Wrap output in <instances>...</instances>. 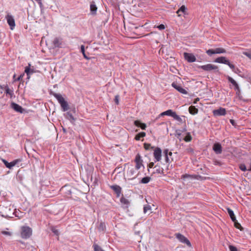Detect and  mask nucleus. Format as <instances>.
Listing matches in <instances>:
<instances>
[{"instance_id": "f257e3e1", "label": "nucleus", "mask_w": 251, "mask_h": 251, "mask_svg": "<svg viewBox=\"0 0 251 251\" xmlns=\"http://www.w3.org/2000/svg\"><path fill=\"white\" fill-rule=\"evenodd\" d=\"M64 112L67 111L66 114H64L65 118L69 120L72 124L75 121V115L76 110L74 105H69L68 102L64 100L63 102Z\"/></svg>"}, {"instance_id": "f03ea898", "label": "nucleus", "mask_w": 251, "mask_h": 251, "mask_svg": "<svg viewBox=\"0 0 251 251\" xmlns=\"http://www.w3.org/2000/svg\"><path fill=\"white\" fill-rule=\"evenodd\" d=\"M136 170H137L132 166L128 168L126 173V177L128 180H133L137 177L138 174L137 173Z\"/></svg>"}, {"instance_id": "7ed1b4c3", "label": "nucleus", "mask_w": 251, "mask_h": 251, "mask_svg": "<svg viewBox=\"0 0 251 251\" xmlns=\"http://www.w3.org/2000/svg\"><path fill=\"white\" fill-rule=\"evenodd\" d=\"M32 234V229L28 226H24L22 227L21 232V237L24 239H27L30 237Z\"/></svg>"}, {"instance_id": "20e7f679", "label": "nucleus", "mask_w": 251, "mask_h": 251, "mask_svg": "<svg viewBox=\"0 0 251 251\" xmlns=\"http://www.w3.org/2000/svg\"><path fill=\"white\" fill-rule=\"evenodd\" d=\"M0 213L1 216L4 218H11L12 217V215L14 214L11 208L8 207L2 208Z\"/></svg>"}, {"instance_id": "39448f33", "label": "nucleus", "mask_w": 251, "mask_h": 251, "mask_svg": "<svg viewBox=\"0 0 251 251\" xmlns=\"http://www.w3.org/2000/svg\"><path fill=\"white\" fill-rule=\"evenodd\" d=\"M198 68H201L205 71L208 72L212 70H214L216 72H218L219 71L218 66L212 64H207L204 65L199 66Z\"/></svg>"}, {"instance_id": "423d86ee", "label": "nucleus", "mask_w": 251, "mask_h": 251, "mask_svg": "<svg viewBox=\"0 0 251 251\" xmlns=\"http://www.w3.org/2000/svg\"><path fill=\"white\" fill-rule=\"evenodd\" d=\"M1 160L5 166L9 169H11L14 166L22 161V160L20 159H15L11 162H8L4 159H2Z\"/></svg>"}, {"instance_id": "0eeeda50", "label": "nucleus", "mask_w": 251, "mask_h": 251, "mask_svg": "<svg viewBox=\"0 0 251 251\" xmlns=\"http://www.w3.org/2000/svg\"><path fill=\"white\" fill-rule=\"evenodd\" d=\"M176 238L181 243L186 244L189 247H191V243L190 241L183 235L180 233H176Z\"/></svg>"}, {"instance_id": "6e6552de", "label": "nucleus", "mask_w": 251, "mask_h": 251, "mask_svg": "<svg viewBox=\"0 0 251 251\" xmlns=\"http://www.w3.org/2000/svg\"><path fill=\"white\" fill-rule=\"evenodd\" d=\"M172 86L181 94H187V91L185 89L183 88L180 84H178L176 82H173L172 83Z\"/></svg>"}, {"instance_id": "1a4fd4ad", "label": "nucleus", "mask_w": 251, "mask_h": 251, "mask_svg": "<svg viewBox=\"0 0 251 251\" xmlns=\"http://www.w3.org/2000/svg\"><path fill=\"white\" fill-rule=\"evenodd\" d=\"M11 107L15 111L20 113H23L25 111V109L23 108L21 105L14 102H12L11 103Z\"/></svg>"}, {"instance_id": "9d476101", "label": "nucleus", "mask_w": 251, "mask_h": 251, "mask_svg": "<svg viewBox=\"0 0 251 251\" xmlns=\"http://www.w3.org/2000/svg\"><path fill=\"white\" fill-rule=\"evenodd\" d=\"M183 56L185 59L187 60L188 62H194L196 60V57L192 53L184 52L183 53Z\"/></svg>"}, {"instance_id": "9b49d317", "label": "nucleus", "mask_w": 251, "mask_h": 251, "mask_svg": "<svg viewBox=\"0 0 251 251\" xmlns=\"http://www.w3.org/2000/svg\"><path fill=\"white\" fill-rule=\"evenodd\" d=\"M135 162L136 163L135 168L137 170L140 169L141 166H143V161L141 159V157L139 154H137L135 158Z\"/></svg>"}, {"instance_id": "f8f14e48", "label": "nucleus", "mask_w": 251, "mask_h": 251, "mask_svg": "<svg viewBox=\"0 0 251 251\" xmlns=\"http://www.w3.org/2000/svg\"><path fill=\"white\" fill-rule=\"evenodd\" d=\"M50 95H53L54 97L57 100L59 103L60 104V106L62 109H63V97L62 95L60 94H58L55 92H54L52 91L50 92Z\"/></svg>"}, {"instance_id": "ddd939ff", "label": "nucleus", "mask_w": 251, "mask_h": 251, "mask_svg": "<svg viewBox=\"0 0 251 251\" xmlns=\"http://www.w3.org/2000/svg\"><path fill=\"white\" fill-rule=\"evenodd\" d=\"M62 39L61 37H55L52 41L54 48H62Z\"/></svg>"}, {"instance_id": "4468645a", "label": "nucleus", "mask_w": 251, "mask_h": 251, "mask_svg": "<svg viewBox=\"0 0 251 251\" xmlns=\"http://www.w3.org/2000/svg\"><path fill=\"white\" fill-rule=\"evenodd\" d=\"M161 150L159 148H156L153 152V156L156 161H159L161 158Z\"/></svg>"}, {"instance_id": "2eb2a0df", "label": "nucleus", "mask_w": 251, "mask_h": 251, "mask_svg": "<svg viewBox=\"0 0 251 251\" xmlns=\"http://www.w3.org/2000/svg\"><path fill=\"white\" fill-rule=\"evenodd\" d=\"M6 18L7 19V23L10 27V29L12 30L15 26L14 19L12 16L9 15L6 17Z\"/></svg>"}, {"instance_id": "dca6fc26", "label": "nucleus", "mask_w": 251, "mask_h": 251, "mask_svg": "<svg viewBox=\"0 0 251 251\" xmlns=\"http://www.w3.org/2000/svg\"><path fill=\"white\" fill-rule=\"evenodd\" d=\"M213 113L214 116H224L226 114V110L225 108L221 107L218 109L214 110Z\"/></svg>"}, {"instance_id": "f3484780", "label": "nucleus", "mask_w": 251, "mask_h": 251, "mask_svg": "<svg viewBox=\"0 0 251 251\" xmlns=\"http://www.w3.org/2000/svg\"><path fill=\"white\" fill-rule=\"evenodd\" d=\"M72 187L69 185L64 186V192L65 191V196L69 198L72 193Z\"/></svg>"}, {"instance_id": "a211bd4d", "label": "nucleus", "mask_w": 251, "mask_h": 251, "mask_svg": "<svg viewBox=\"0 0 251 251\" xmlns=\"http://www.w3.org/2000/svg\"><path fill=\"white\" fill-rule=\"evenodd\" d=\"M228 81L230 82L235 87V89L239 91V87L238 86V83L236 82V81L233 79L231 77L227 75L226 76Z\"/></svg>"}, {"instance_id": "6ab92c4d", "label": "nucleus", "mask_w": 251, "mask_h": 251, "mask_svg": "<svg viewBox=\"0 0 251 251\" xmlns=\"http://www.w3.org/2000/svg\"><path fill=\"white\" fill-rule=\"evenodd\" d=\"M213 150L216 154H220L222 151V146L219 143H215L213 147Z\"/></svg>"}, {"instance_id": "aec40b11", "label": "nucleus", "mask_w": 251, "mask_h": 251, "mask_svg": "<svg viewBox=\"0 0 251 251\" xmlns=\"http://www.w3.org/2000/svg\"><path fill=\"white\" fill-rule=\"evenodd\" d=\"M110 188L115 192L117 197H119L121 194L122 188L120 186L117 185H112Z\"/></svg>"}, {"instance_id": "412c9836", "label": "nucleus", "mask_w": 251, "mask_h": 251, "mask_svg": "<svg viewBox=\"0 0 251 251\" xmlns=\"http://www.w3.org/2000/svg\"><path fill=\"white\" fill-rule=\"evenodd\" d=\"M215 62L219 63H223L225 64H226V63H228V60H227L226 57L224 56H221L217 58L215 60Z\"/></svg>"}, {"instance_id": "4be33fe9", "label": "nucleus", "mask_w": 251, "mask_h": 251, "mask_svg": "<svg viewBox=\"0 0 251 251\" xmlns=\"http://www.w3.org/2000/svg\"><path fill=\"white\" fill-rule=\"evenodd\" d=\"M30 66H31V64L30 63H28V66L25 67V72L26 73V75L28 76L32 74L35 72L33 69L30 68Z\"/></svg>"}, {"instance_id": "5701e85b", "label": "nucleus", "mask_w": 251, "mask_h": 251, "mask_svg": "<svg viewBox=\"0 0 251 251\" xmlns=\"http://www.w3.org/2000/svg\"><path fill=\"white\" fill-rule=\"evenodd\" d=\"M90 8L91 14L93 15H96L97 11V7L94 2H92L91 3Z\"/></svg>"}, {"instance_id": "b1692460", "label": "nucleus", "mask_w": 251, "mask_h": 251, "mask_svg": "<svg viewBox=\"0 0 251 251\" xmlns=\"http://www.w3.org/2000/svg\"><path fill=\"white\" fill-rule=\"evenodd\" d=\"M164 155H165V161L166 163H170L171 162V160H170L169 157V155L170 156H172V152L170 151L169 152V151L168 150H164V152H163Z\"/></svg>"}, {"instance_id": "393cba45", "label": "nucleus", "mask_w": 251, "mask_h": 251, "mask_svg": "<svg viewBox=\"0 0 251 251\" xmlns=\"http://www.w3.org/2000/svg\"><path fill=\"white\" fill-rule=\"evenodd\" d=\"M176 113L175 112H174L171 109H169V110H168L166 111H164V112L161 113L160 115L161 116L167 115V116H171L173 118Z\"/></svg>"}, {"instance_id": "a878e982", "label": "nucleus", "mask_w": 251, "mask_h": 251, "mask_svg": "<svg viewBox=\"0 0 251 251\" xmlns=\"http://www.w3.org/2000/svg\"><path fill=\"white\" fill-rule=\"evenodd\" d=\"M134 125L138 127H141V128L143 130H145L147 127L145 124L142 123L138 120L134 121Z\"/></svg>"}, {"instance_id": "bb28decb", "label": "nucleus", "mask_w": 251, "mask_h": 251, "mask_svg": "<svg viewBox=\"0 0 251 251\" xmlns=\"http://www.w3.org/2000/svg\"><path fill=\"white\" fill-rule=\"evenodd\" d=\"M227 212L232 221H236V217L234 215L233 211L229 208H227Z\"/></svg>"}, {"instance_id": "cd10ccee", "label": "nucleus", "mask_w": 251, "mask_h": 251, "mask_svg": "<svg viewBox=\"0 0 251 251\" xmlns=\"http://www.w3.org/2000/svg\"><path fill=\"white\" fill-rule=\"evenodd\" d=\"M189 112L191 114L195 115L198 113V109L194 106H191L189 108Z\"/></svg>"}, {"instance_id": "c85d7f7f", "label": "nucleus", "mask_w": 251, "mask_h": 251, "mask_svg": "<svg viewBox=\"0 0 251 251\" xmlns=\"http://www.w3.org/2000/svg\"><path fill=\"white\" fill-rule=\"evenodd\" d=\"M186 7L184 5L181 6L179 9L177 11L176 13L178 14V16H181L180 13H182L185 14L186 11Z\"/></svg>"}, {"instance_id": "c756f323", "label": "nucleus", "mask_w": 251, "mask_h": 251, "mask_svg": "<svg viewBox=\"0 0 251 251\" xmlns=\"http://www.w3.org/2000/svg\"><path fill=\"white\" fill-rule=\"evenodd\" d=\"M146 136V133L144 132H142L135 136V139L137 141H139L141 139V138L144 137Z\"/></svg>"}, {"instance_id": "7c9ffc66", "label": "nucleus", "mask_w": 251, "mask_h": 251, "mask_svg": "<svg viewBox=\"0 0 251 251\" xmlns=\"http://www.w3.org/2000/svg\"><path fill=\"white\" fill-rule=\"evenodd\" d=\"M215 54L224 53L226 52V50L223 48H216L214 49Z\"/></svg>"}, {"instance_id": "2f4dec72", "label": "nucleus", "mask_w": 251, "mask_h": 251, "mask_svg": "<svg viewBox=\"0 0 251 251\" xmlns=\"http://www.w3.org/2000/svg\"><path fill=\"white\" fill-rule=\"evenodd\" d=\"M151 177L149 176L143 177L139 182L140 183L147 184L150 182Z\"/></svg>"}, {"instance_id": "473e14b6", "label": "nucleus", "mask_w": 251, "mask_h": 251, "mask_svg": "<svg viewBox=\"0 0 251 251\" xmlns=\"http://www.w3.org/2000/svg\"><path fill=\"white\" fill-rule=\"evenodd\" d=\"M106 229V226L103 223H100L98 226V230L100 231H104Z\"/></svg>"}, {"instance_id": "72a5a7b5", "label": "nucleus", "mask_w": 251, "mask_h": 251, "mask_svg": "<svg viewBox=\"0 0 251 251\" xmlns=\"http://www.w3.org/2000/svg\"><path fill=\"white\" fill-rule=\"evenodd\" d=\"M5 89L6 94L9 95L11 96V97H12L13 95V91L12 90H10L7 85L5 86Z\"/></svg>"}, {"instance_id": "f704fd0d", "label": "nucleus", "mask_w": 251, "mask_h": 251, "mask_svg": "<svg viewBox=\"0 0 251 251\" xmlns=\"http://www.w3.org/2000/svg\"><path fill=\"white\" fill-rule=\"evenodd\" d=\"M173 118L174 119L176 120V121L179 122L181 123H183L185 122L184 120H183L180 117L177 115L176 113L175 114Z\"/></svg>"}, {"instance_id": "c9c22d12", "label": "nucleus", "mask_w": 251, "mask_h": 251, "mask_svg": "<svg viewBox=\"0 0 251 251\" xmlns=\"http://www.w3.org/2000/svg\"><path fill=\"white\" fill-rule=\"evenodd\" d=\"M120 201L122 203L124 204L128 205L129 204V201L124 197H122L121 198Z\"/></svg>"}, {"instance_id": "e433bc0d", "label": "nucleus", "mask_w": 251, "mask_h": 251, "mask_svg": "<svg viewBox=\"0 0 251 251\" xmlns=\"http://www.w3.org/2000/svg\"><path fill=\"white\" fill-rule=\"evenodd\" d=\"M234 223V226L238 229H239L240 230L243 229V227L241 226V225L237 222L236 220L235 221H233Z\"/></svg>"}, {"instance_id": "4c0bfd02", "label": "nucleus", "mask_w": 251, "mask_h": 251, "mask_svg": "<svg viewBox=\"0 0 251 251\" xmlns=\"http://www.w3.org/2000/svg\"><path fill=\"white\" fill-rule=\"evenodd\" d=\"M184 140L186 142H190L192 140V137L190 133H187L186 136L184 137Z\"/></svg>"}, {"instance_id": "58836bf2", "label": "nucleus", "mask_w": 251, "mask_h": 251, "mask_svg": "<svg viewBox=\"0 0 251 251\" xmlns=\"http://www.w3.org/2000/svg\"><path fill=\"white\" fill-rule=\"evenodd\" d=\"M94 251H104L99 245L95 244L93 245Z\"/></svg>"}, {"instance_id": "ea45409f", "label": "nucleus", "mask_w": 251, "mask_h": 251, "mask_svg": "<svg viewBox=\"0 0 251 251\" xmlns=\"http://www.w3.org/2000/svg\"><path fill=\"white\" fill-rule=\"evenodd\" d=\"M24 75V74H23L21 75L19 77H17V78H16V74H14L13 75V77L14 81H16L20 80L21 79H22L23 78Z\"/></svg>"}, {"instance_id": "a19ab883", "label": "nucleus", "mask_w": 251, "mask_h": 251, "mask_svg": "<svg viewBox=\"0 0 251 251\" xmlns=\"http://www.w3.org/2000/svg\"><path fill=\"white\" fill-rule=\"evenodd\" d=\"M151 209V207L149 205H146L144 207V212L146 213L147 211Z\"/></svg>"}, {"instance_id": "79ce46f5", "label": "nucleus", "mask_w": 251, "mask_h": 251, "mask_svg": "<svg viewBox=\"0 0 251 251\" xmlns=\"http://www.w3.org/2000/svg\"><path fill=\"white\" fill-rule=\"evenodd\" d=\"M206 53L209 55H212L213 54H215L214 50L209 49L206 50Z\"/></svg>"}, {"instance_id": "37998d69", "label": "nucleus", "mask_w": 251, "mask_h": 251, "mask_svg": "<svg viewBox=\"0 0 251 251\" xmlns=\"http://www.w3.org/2000/svg\"><path fill=\"white\" fill-rule=\"evenodd\" d=\"M226 65H227L232 70L233 72H236L235 66L231 64L229 61L228 63H226Z\"/></svg>"}, {"instance_id": "c03bdc74", "label": "nucleus", "mask_w": 251, "mask_h": 251, "mask_svg": "<svg viewBox=\"0 0 251 251\" xmlns=\"http://www.w3.org/2000/svg\"><path fill=\"white\" fill-rule=\"evenodd\" d=\"M239 168L242 171H246L248 170V169L247 168L246 165L244 164H241L239 166Z\"/></svg>"}, {"instance_id": "a18cd8bd", "label": "nucleus", "mask_w": 251, "mask_h": 251, "mask_svg": "<svg viewBox=\"0 0 251 251\" xmlns=\"http://www.w3.org/2000/svg\"><path fill=\"white\" fill-rule=\"evenodd\" d=\"M243 54L251 59V51L244 52Z\"/></svg>"}, {"instance_id": "49530a36", "label": "nucleus", "mask_w": 251, "mask_h": 251, "mask_svg": "<svg viewBox=\"0 0 251 251\" xmlns=\"http://www.w3.org/2000/svg\"><path fill=\"white\" fill-rule=\"evenodd\" d=\"M157 28H158L159 30H163L165 28V26L163 24H161L157 26Z\"/></svg>"}, {"instance_id": "de8ad7c7", "label": "nucleus", "mask_w": 251, "mask_h": 251, "mask_svg": "<svg viewBox=\"0 0 251 251\" xmlns=\"http://www.w3.org/2000/svg\"><path fill=\"white\" fill-rule=\"evenodd\" d=\"M229 248L230 251H238L237 248L233 246H229Z\"/></svg>"}, {"instance_id": "09e8293b", "label": "nucleus", "mask_w": 251, "mask_h": 251, "mask_svg": "<svg viewBox=\"0 0 251 251\" xmlns=\"http://www.w3.org/2000/svg\"><path fill=\"white\" fill-rule=\"evenodd\" d=\"M150 147H151V145L150 144H148V143L144 144V148L146 150H149Z\"/></svg>"}, {"instance_id": "8fccbe9b", "label": "nucleus", "mask_w": 251, "mask_h": 251, "mask_svg": "<svg viewBox=\"0 0 251 251\" xmlns=\"http://www.w3.org/2000/svg\"><path fill=\"white\" fill-rule=\"evenodd\" d=\"M191 176L188 174H185L182 176L181 178L185 179L186 178H190Z\"/></svg>"}, {"instance_id": "3c124183", "label": "nucleus", "mask_w": 251, "mask_h": 251, "mask_svg": "<svg viewBox=\"0 0 251 251\" xmlns=\"http://www.w3.org/2000/svg\"><path fill=\"white\" fill-rule=\"evenodd\" d=\"M1 233L3 235H8V236H10L11 234L10 232L6 231H1Z\"/></svg>"}, {"instance_id": "603ef678", "label": "nucleus", "mask_w": 251, "mask_h": 251, "mask_svg": "<svg viewBox=\"0 0 251 251\" xmlns=\"http://www.w3.org/2000/svg\"><path fill=\"white\" fill-rule=\"evenodd\" d=\"M119 97L118 95L116 96L115 97L114 100H115V102L116 103V104H119Z\"/></svg>"}, {"instance_id": "864d4df0", "label": "nucleus", "mask_w": 251, "mask_h": 251, "mask_svg": "<svg viewBox=\"0 0 251 251\" xmlns=\"http://www.w3.org/2000/svg\"><path fill=\"white\" fill-rule=\"evenodd\" d=\"M81 52L83 54H84L85 53V48L84 45L81 46Z\"/></svg>"}, {"instance_id": "5fc2aeb1", "label": "nucleus", "mask_w": 251, "mask_h": 251, "mask_svg": "<svg viewBox=\"0 0 251 251\" xmlns=\"http://www.w3.org/2000/svg\"><path fill=\"white\" fill-rule=\"evenodd\" d=\"M248 164L249 165V167L248 169V171H251V159L250 160V162Z\"/></svg>"}, {"instance_id": "6e6d98bb", "label": "nucleus", "mask_w": 251, "mask_h": 251, "mask_svg": "<svg viewBox=\"0 0 251 251\" xmlns=\"http://www.w3.org/2000/svg\"><path fill=\"white\" fill-rule=\"evenodd\" d=\"M153 166H154V163H153V162L150 163V164L148 165V166L150 168H152L153 167Z\"/></svg>"}, {"instance_id": "4d7b16f0", "label": "nucleus", "mask_w": 251, "mask_h": 251, "mask_svg": "<svg viewBox=\"0 0 251 251\" xmlns=\"http://www.w3.org/2000/svg\"><path fill=\"white\" fill-rule=\"evenodd\" d=\"M230 123H231L233 126H235V122H234V121L233 120H232V119L230 120Z\"/></svg>"}, {"instance_id": "13d9d810", "label": "nucleus", "mask_w": 251, "mask_h": 251, "mask_svg": "<svg viewBox=\"0 0 251 251\" xmlns=\"http://www.w3.org/2000/svg\"><path fill=\"white\" fill-rule=\"evenodd\" d=\"M52 231H53V232H54L55 234H56V235H58V232L57 230H56V229H53V230H52Z\"/></svg>"}, {"instance_id": "bf43d9fd", "label": "nucleus", "mask_w": 251, "mask_h": 251, "mask_svg": "<svg viewBox=\"0 0 251 251\" xmlns=\"http://www.w3.org/2000/svg\"><path fill=\"white\" fill-rule=\"evenodd\" d=\"M200 100L199 98H197L195 100L194 103L196 104Z\"/></svg>"}, {"instance_id": "052dcab7", "label": "nucleus", "mask_w": 251, "mask_h": 251, "mask_svg": "<svg viewBox=\"0 0 251 251\" xmlns=\"http://www.w3.org/2000/svg\"><path fill=\"white\" fill-rule=\"evenodd\" d=\"M235 70H236V72H234L235 73L237 74V73H238V72H239V70L238 69L235 68Z\"/></svg>"}, {"instance_id": "680f3d73", "label": "nucleus", "mask_w": 251, "mask_h": 251, "mask_svg": "<svg viewBox=\"0 0 251 251\" xmlns=\"http://www.w3.org/2000/svg\"><path fill=\"white\" fill-rule=\"evenodd\" d=\"M180 135H181V133H177V137L178 138H179V137L180 136Z\"/></svg>"}, {"instance_id": "e2e57ef3", "label": "nucleus", "mask_w": 251, "mask_h": 251, "mask_svg": "<svg viewBox=\"0 0 251 251\" xmlns=\"http://www.w3.org/2000/svg\"><path fill=\"white\" fill-rule=\"evenodd\" d=\"M83 56L86 58V59H88V57L86 55L85 53H84V54H83Z\"/></svg>"}, {"instance_id": "0e129e2a", "label": "nucleus", "mask_w": 251, "mask_h": 251, "mask_svg": "<svg viewBox=\"0 0 251 251\" xmlns=\"http://www.w3.org/2000/svg\"><path fill=\"white\" fill-rule=\"evenodd\" d=\"M63 131H64V132H65V129L64 128V129H63Z\"/></svg>"}]
</instances>
